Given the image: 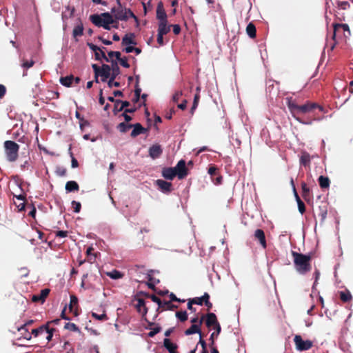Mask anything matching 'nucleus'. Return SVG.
<instances>
[{
	"label": "nucleus",
	"instance_id": "1",
	"mask_svg": "<svg viewBox=\"0 0 353 353\" xmlns=\"http://www.w3.org/2000/svg\"><path fill=\"white\" fill-rule=\"evenodd\" d=\"M287 105L292 117L298 122L304 125H311L313 121L319 120V119L316 118L315 114H314L313 119L306 120L303 119L301 116L314 113L316 109H318L320 112L323 111V106L310 101H307L304 104L299 105L295 100L288 99Z\"/></svg>",
	"mask_w": 353,
	"mask_h": 353
},
{
	"label": "nucleus",
	"instance_id": "2",
	"mask_svg": "<svg viewBox=\"0 0 353 353\" xmlns=\"http://www.w3.org/2000/svg\"><path fill=\"white\" fill-rule=\"evenodd\" d=\"M294 266L296 271L302 275H305L312 270V255L304 254L295 251H292Z\"/></svg>",
	"mask_w": 353,
	"mask_h": 353
},
{
	"label": "nucleus",
	"instance_id": "3",
	"mask_svg": "<svg viewBox=\"0 0 353 353\" xmlns=\"http://www.w3.org/2000/svg\"><path fill=\"white\" fill-rule=\"evenodd\" d=\"M90 19L93 24L98 27H103L105 30H110V25L114 28H119V21L116 19L112 14L103 12L99 14L90 15Z\"/></svg>",
	"mask_w": 353,
	"mask_h": 353
},
{
	"label": "nucleus",
	"instance_id": "4",
	"mask_svg": "<svg viewBox=\"0 0 353 353\" xmlns=\"http://www.w3.org/2000/svg\"><path fill=\"white\" fill-rule=\"evenodd\" d=\"M118 6L114 7L111 9V13L113 17L120 21H127L130 17L133 18L136 27L139 26V21L138 17L132 12L129 8H123L119 0H117Z\"/></svg>",
	"mask_w": 353,
	"mask_h": 353
},
{
	"label": "nucleus",
	"instance_id": "5",
	"mask_svg": "<svg viewBox=\"0 0 353 353\" xmlns=\"http://www.w3.org/2000/svg\"><path fill=\"white\" fill-rule=\"evenodd\" d=\"M4 148L7 160L10 162L15 161L18 157L19 145L13 141H6Z\"/></svg>",
	"mask_w": 353,
	"mask_h": 353
},
{
	"label": "nucleus",
	"instance_id": "6",
	"mask_svg": "<svg viewBox=\"0 0 353 353\" xmlns=\"http://www.w3.org/2000/svg\"><path fill=\"white\" fill-rule=\"evenodd\" d=\"M334 26L333 39L337 37L339 39H346L350 34V30L347 24L335 23Z\"/></svg>",
	"mask_w": 353,
	"mask_h": 353
},
{
	"label": "nucleus",
	"instance_id": "7",
	"mask_svg": "<svg viewBox=\"0 0 353 353\" xmlns=\"http://www.w3.org/2000/svg\"><path fill=\"white\" fill-rule=\"evenodd\" d=\"M205 325L208 327H213V328L215 330V334L216 336H218L221 331V327L218 322L216 316L215 314L210 312L208 313L205 316Z\"/></svg>",
	"mask_w": 353,
	"mask_h": 353
},
{
	"label": "nucleus",
	"instance_id": "8",
	"mask_svg": "<svg viewBox=\"0 0 353 353\" xmlns=\"http://www.w3.org/2000/svg\"><path fill=\"white\" fill-rule=\"evenodd\" d=\"M296 348L299 351H305L310 350L312 345V341L310 340L303 341L300 335H296L294 339Z\"/></svg>",
	"mask_w": 353,
	"mask_h": 353
},
{
	"label": "nucleus",
	"instance_id": "9",
	"mask_svg": "<svg viewBox=\"0 0 353 353\" xmlns=\"http://www.w3.org/2000/svg\"><path fill=\"white\" fill-rule=\"evenodd\" d=\"M175 169V172H176V176L179 179H183L185 178L188 174V170L186 168V163L185 160H180L176 165L174 168Z\"/></svg>",
	"mask_w": 353,
	"mask_h": 353
},
{
	"label": "nucleus",
	"instance_id": "10",
	"mask_svg": "<svg viewBox=\"0 0 353 353\" xmlns=\"http://www.w3.org/2000/svg\"><path fill=\"white\" fill-rule=\"evenodd\" d=\"M205 319V315H202L199 320V324H192L188 329L185 331V334L187 336L198 333L201 335V326Z\"/></svg>",
	"mask_w": 353,
	"mask_h": 353
},
{
	"label": "nucleus",
	"instance_id": "11",
	"mask_svg": "<svg viewBox=\"0 0 353 353\" xmlns=\"http://www.w3.org/2000/svg\"><path fill=\"white\" fill-rule=\"evenodd\" d=\"M70 301L68 305L69 310L72 312L74 316H77L79 315V301L77 296L74 294H71Z\"/></svg>",
	"mask_w": 353,
	"mask_h": 353
},
{
	"label": "nucleus",
	"instance_id": "12",
	"mask_svg": "<svg viewBox=\"0 0 353 353\" xmlns=\"http://www.w3.org/2000/svg\"><path fill=\"white\" fill-rule=\"evenodd\" d=\"M135 300L137 301V304L135 305L137 312L142 314V319L147 321L146 314L148 309L145 306V302L143 299L136 298Z\"/></svg>",
	"mask_w": 353,
	"mask_h": 353
},
{
	"label": "nucleus",
	"instance_id": "13",
	"mask_svg": "<svg viewBox=\"0 0 353 353\" xmlns=\"http://www.w3.org/2000/svg\"><path fill=\"white\" fill-rule=\"evenodd\" d=\"M148 152L150 157L152 159H156L160 157V156L162 154L163 149L161 145L157 143L150 147Z\"/></svg>",
	"mask_w": 353,
	"mask_h": 353
},
{
	"label": "nucleus",
	"instance_id": "14",
	"mask_svg": "<svg viewBox=\"0 0 353 353\" xmlns=\"http://www.w3.org/2000/svg\"><path fill=\"white\" fill-rule=\"evenodd\" d=\"M156 184L163 193H170L172 190V185L170 182L162 179H158L156 181Z\"/></svg>",
	"mask_w": 353,
	"mask_h": 353
},
{
	"label": "nucleus",
	"instance_id": "15",
	"mask_svg": "<svg viewBox=\"0 0 353 353\" xmlns=\"http://www.w3.org/2000/svg\"><path fill=\"white\" fill-rule=\"evenodd\" d=\"M254 237L255 240L259 241L260 245L263 247V248L265 249L267 248L265 235L263 230H256L254 233Z\"/></svg>",
	"mask_w": 353,
	"mask_h": 353
},
{
	"label": "nucleus",
	"instance_id": "16",
	"mask_svg": "<svg viewBox=\"0 0 353 353\" xmlns=\"http://www.w3.org/2000/svg\"><path fill=\"white\" fill-rule=\"evenodd\" d=\"M167 14L164 9L163 3L162 1H159L157 7V19L159 21H167Z\"/></svg>",
	"mask_w": 353,
	"mask_h": 353
},
{
	"label": "nucleus",
	"instance_id": "17",
	"mask_svg": "<svg viewBox=\"0 0 353 353\" xmlns=\"http://www.w3.org/2000/svg\"><path fill=\"white\" fill-rule=\"evenodd\" d=\"M111 70L112 71L111 73V77H110L109 81H108V85L109 88H112V82H113V81L115 79L117 76H118L120 74V68L118 66L117 61H113V60L112 61Z\"/></svg>",
	"mask_w": 353,
	"mask_h": 353
},
{
	"label": "nucleus",
	"instance_id": "18",
	"mask_svg": "<svg viewBox=\"0 0 353 353\" xmlns=\"http://www.w3.org/2000/svg\"><path fill=\"white\" fill-rule=\"evenodd\" d=\"M88 46L90 48V50H92L93 52H94L95 59L97 60H101V57H99V51L101 54V57L103 59L106 61L109 62V59L106 57L105 52L98 46L92 43H88Z\"/></svg>",
	"mask_w": 353,
	"mask_h": 353
},
{
	"label": "nucleus",
	"instance_id": "19",
	"mask_svg": "<svg viewBox=\"0 0 353 353\" xmlns=\"http://www.w3.org/2000/svg\"><path fill=\"white\" fill-rule=\"evenodd\" d=\"M50 290L48 288H45L42 290H41L40 293L39 294H34L32 296V301L33 302H41L43 303L47 296L49 295Z\"/></svg>",
	"mask_w": 353,
	"mask_h": 353
},
{
	"label": "nucleus",
	"instance_id": "20",
	"mask_svg": "<svg viewBox=\"0 0 353 353\" xmlns=\"http://www.w3.org/2000/svg\"><path fill=\"white\" fill-rule=\"evenodd\" d=\"M99 76H101V80L103 82L106 81L107 79L111 77V67L109 65L103 64L99 72Z\"/></svg>",
	"mask_w": 353,
	"mask_h": 353
},
{
	"label": "nucleus",
	"instance_id": "21",
	"mask_svg": "<svg viewBox=\"0 0 353 353\" xmlns=\"http://www.w3.org/2000/svg\"><path fill=\"white\" fill-rule=\"evenodd\" d=\"M162 176L167 180H172L176 176L174 168H163L161 172Z\"/></svg>",
	"mask_w": 353,
	"mask_h": 353
},
{
	"label": "nucleus",
	"instance_id": "22",
	"mask_svg": "<svg viewBox=\"0 0 353 353\" xmlns=\"http://www.w3.org/2000/svg\"><path fill=\"white\" fill-rule=\"evenodd\" d=\"M163 346L169 353H177L178 345L176 343H172L169 339H164Z\"/></svg>",
	"mask_w": 353,
	"mask_h": 353
},
{
	"label": "nucleus",
	"instance_id": "23",
	"mask_svg": "<svg viewBox=\"0 0 353 353\" xmlns=\"http://www.w3.org/2000/svg\"><path fill=\"white\" fill-rule=\"evenodd\" d=\"M134 38L135 35L134 33L126 34L122 39V45H136L137 42Z\"/></svg>",
	"mask_w": 353,
	"mask_h": 353
},
{
	"label": "nucleus",
	"instance_id": "24",
	"mask_svg": "<svg viewBox=\"0 0 353 353\" xmlns=\"http://www.w3.org/2000/svg\"><path fill=\"white\" fill-rule=\"evenodd\" d=\"M133 130L131 132L132 137H136L137 136L144 133L146 130L139 123L132 125Z\"/></svg>",
	"mask_w": 353,
	"mask_h": 353
},
{
	"label": "nucleus",
	"instance_id": "25",
	"mask_svg": "<svg viewBox=\"0 0 353 353\" xmlns=\"http://www.w3.org/2000/svg\"><path fill=\"white\" fill-rule=\"evenodd\" d=\"M18 331L23 339L26 340H30L32 339V331L30 332L29 328L26 325H22L18 328Z\"/></svg>",
	"mask_w": 353,
	"mask_h": 353
},
{
	"label": "nucleus",
	"instance_id": "26",
	"mask_svg": "<svg viewBox=\"0 0 353 353\" xmlns=\"http://www.w3.org/2000/svg\"><path fill=\"white\" fill-rule=\"evenodd\" d=\"M170 30V26H168L167 21H159L158 33L162 35L168 34Z\"/></svg>",
	"mask_w": 353,
	"mask_h": 353
},
{
	"label": "nucleus",
	"instance_id": "27",
	"mask_svg": "<svg viewBox=\"0 0 353 353\" xmlns=\"http://www.w3.org/2000/svg\"><path fill=\"white\" fill-rule=\"evenodd\" d=\"M339 298L343 303H347L352 300V296L348 290L339 292Z\"/></svg>",
	"mask_w": 353,
	"mask_h": 353
},
{
	"label": "nucleus",
	"instance_id": "28",
	"mask_svg": "<svg viewBox=\"0 0 353 353\" xmlns=\"http://www.w3.org/2000/svg\"><path fill=\"white\" fill-rule=\"evenodd\" d=\"M65 190L68 192L78 191L79 190V184L74 181H69L65 184Z\"/></svg>",
	"mask_w": 353,
	"mask_h": 353
},
{
	"label": "nucleus",
	"instance_id": "29",
	"mask_svg": "<svg viewBox=\"0 0 353 353\" xmlns=\"http://www.w3.org/2000/svg\"><path fill=\"white\" fill-rule=\"evenodd\" d=\"M47 330V325H43L38 328L32 330V336L33 335L34 337H37L40 335H44L45 332Z\"/></svg>",
	"mask_w": 353,
	"mask_h": 353
},
{
	"label": "nucleus",
	"instance_id": "30",
	"mask_svg": "<svg viewBox=\"0 0 353 353\" xmlns=\"http://www.w3.org/2000/svg\"><path fill=\"white\" fill-rule=\"evenodd\" d=\"M73 82L74 77L72 75L66 76L60 79V83L65 87L71 86Z\"/></svg>",
	"mask_w": 353,
	"mask_h": 353
},
{
	"label": "nucleus",
	"instance_id": "31",
	"mask_svg": "<svg viewBox=\"0 0 353 353\" xmlns=\"http://www.w3.org/2000/svg\"><path fill=\"white\" fill-rule=\"evenodd\" d=\"M318 181H319V185L321 188L325 189V188H329L330 181V179L328 177L324 176H320L319 177Z\"/></svg>",
	"mask_w": 353,
	"mask_h": 353
},
{
	"label": "nucleus",
	"instance_id": "32",
	"mask_svg": "<svg viewBox=\"0 0 353 353\" xmlns=\"http://www.w3.org/2000/svg\"><path fill=\"white\" fill-rule=\"evenodd\" d=\"M246 32L248 35L253 39L256 37V27L252 23H250L246 27Z\"/></svg>",
	"mask_w": 353,
	"mask_h": 353
},
{
	"label": "nucleus",
	"instance_id": "33",
	"mask_svg": "<svg viewBox=\"0 0 353 353\" xmlns=\"http://www.w3.org/2000/svg\"><path fill=\"white\" fill-rule=\"evenodd\" d=\"M83 34V25L81 23L79 25L76 26L72 31V35L74 38H77V37H81Z\"/></svg>",
	"mask_w": 353,
	"mask_h": 353
},
{
	"label": "nucleus",
	"instance_id": "34",
	"mask_svg": "<svg viewBox=\"0 0 353 353\" xmlns=\"http://www.w3.org/2000/svg\"><path fill=\"white\" fill-rule=\"evenodd\" d=\"M319 216L321 217V222L323 223L326 219L327 214V210L325 205H321L319 207Z\"/></svg>",
	"mask_w": 353,
	"mask_h": 353
},
{
	"label": "nucleus",
	"instance_id": "35",
	"mask_svg": "<svg viewBox=\"0 0 353 353\" xmlns=\"http://www.w3.org/2000/svg\"><path fill=\"white\" fill-rule=\"evenodd\" d=\"M160 307L162 309L161 311L162 310H174V309H176L178 307V306L176 305L172 304L171 301H164L163 302L162 306Z\"/></svg>",
	"mask_w": 353,
	"mask_h": 353
},
{
	"label": "nucleus",
	"instance_id": "36",
	"mask_svg": "<svg viewBox=\"0 0 353 353\" xmlns=\"http://www.w3.org/2000/svg\"><path fill=\"white\" fill-rule=\"evenodd\" d=\"M91 316L94 319H95L97 320H99V321H107L108 319V317L106 315L105 310H103V313L101 314H97V313H96L94 312H92Z\"/></svg>",
	"mask_w": 353,
	"mask_h": 353
},
{
	"label": "nucleus",
	"instance_id": "37",
	"mask_svg": "<svg viewBox=\"0 0 353 353\" xmlns=\"http://www.w3.org/2000/svg\"><path fill=\"white\" fill-rule=\"evenodd\" d=\"M132 128V124H127L125 122L120 123L117 125V129L122 133L128 132Z\"/></svg>",
	"mask_w": 353,
	"mask_h": 353
},
{
	"label": "nucleus",
	"instance_id": "38",
	"mask_svg": "<svg viewBox=\"0 0 353 353\" xmlns=\"http://www.w3.org/2000/svg\"><path fill=\"white\" fill-rule=\"evenodd\" d=\"M107 275L112 279H119L122 278L123 276V274L121 272L117 270H114L111 272H107Z\"/></svg>",
	"mask_w": 353,
	"mask_h": 353
},
{
	"label": "nucleus",
	"instance_id": "39",
	"mask_svg": "<svg viewBox=\"0 0 353 353\" xmlns=\"http://www.w3.org/2000/svg\"><path fill=\"white\" fill-rule=\"evenodd\" d=\"M301 189H302V196L305 200L308 199L310 197V188L307 187V184L304 182L301 183Z\"/></svg>",
	"mask_w": 353,
	"mask_h": 353
},
{
	"label": "nucleus",
	"instance_id": "40",
	"mask_svg": "<svg viewBox=\"0 0 353 353\" xmlns=\"http://www.w3.org/2000/svg\"><path fill=\"white\" fill-rule=\"evenodd\" d=\"M300 163H301V164L303 165L304 166L309 165L310 163V154L307 152H303L301 157Z\"/></svg>",
	"mask_w": 353,
	"mask_h": 353
},
{
	"label": "nucleus",
	"instance_id": "41",
	"mask_svg": "<svg viewBox=\"0 0 353 353\" xmlns=\"http://www.w3.org/2000/svg\"><path fill=\"white\" fill-rule=\"evenodd\" d=\"M214 335H215V332H212L210 336V347L211 348V352L212 353H219L217 348L214 346L215 341H214Z\"/></svg>",
	"mask_w": 353,
	"mask_h": 353
},
{
	"label": "nucleus",
	"instance_id": "42",
	"mask_svg": "<svg viewBox=\"0 0 353 353\" xmlns=\"http://www.w3.org/2000/svg\"><path fill=\"white\" fill-rule=\"evenodd\" d=\"M141 88L139 85H135L134 97L132 100L134 103H137L141 97Z\"/></svg>",
	"mask_w": 353,
	"mask_h": 353
},
{
	"label": "nucleus",
	"instance_id": "43",
	"mask_svg": "<svg viewBox=\"0 0 353 353\" xmlns=\"http://www.w3.org/2000/svg\"><path fill=\"white\" fill-rule=\"evenodd\" d=\"M176 316L181 322H184L188 319V313L186 311H178L176 312Z\"/></svg>",
	"mask_w": 353,
	"mask_h": 353
},
{
	"label": "nucleus",
	"instance_id": "44",
	"mask_svg": "<svg viewBox=\"0 0 353 353\" xmlns=\"http://www.w3.org/2000/svg\"><path fill=\"white\" fill-rule=\"evenodd\" d=\"M56 330L54 328H50V327L47 326L46 332H44L45 337L48 341H50L53 336V333Z\"/></svg>",
	"mask_w": 353,
	"mask_h": 353
},
{
	"label": "nucleus",
	"instance_id": "45",
	"mask_svg": "<svg viewBox=\"0 0 353 353\" xmlns=\"http://www.w3.org/2000/svg\"><path fill=\"white\" fill-rule=\"evenodd\" d=\"M64 328L70 331L80 332L79 327L73 323H66L64 325Z\"/></svg>",
	"mask_w": 353,
	"mask_h": 353
},
{
	"label": "nucleus",
	"instance_id": "46",
	"mask_svg": "<svg viewBox=\"0 0 353 353\" xmlns=\"http://www.w3.org/2000/svg\"><path fill=\"white\" fill-rule=\"evenodd\" d=\"M336 6L342 10H347L350 7L349 2L347 1H336Z\"/></svg>",
	"mask_w": 353,
	"mask_h": 353
},
{
	"label": "nucleus",
	"instance_id": "47",
	"mask_svg": "<svg viewBox=\"0 0 353 353\" xmlns=\"http://www.w3.org/2000/svg\"><path fill=\"white\" fill-rule=\"evenodd\" d=\"M161 331V327L157 325L155 327L151 329V331L148 334L149 337H154L157 334Z\"/></svg>",
	"mask_w": 353,
	"mask_h": 353
},
{
	"label": "nucleus",
	"instance_id": "48",
	"mask_svg": "<svg viewBox=\"0 0 353 353\" xmlns=\"http://www.w3.org/2000/svg\"><path fill=\"white\" fill-rule=\"evenodd\" d=\"M120 107L119 109H116L115 110V112H114V114H117L118 112L122 111L125 108H127L128 106H130V103L129 101H121V102L120 103Z\"/></svg>",
	"mask_w": 353,
	"mask_h": 353
},
{
	"label": "nucleus",
	"instance_id": "49",
	"mask_svg": "<svg viewBox=\"0 0 353 353\" xmlns=\"http://www.w3.org/2000/svg\"><path fill=\"white\" fill-rule=\"evenodd\" d=\"M72 208H73V211L75 212V213H79L81 210V204L80 202H78V201H72Z\"/></svg>",
	"mask_w": 353,
	"mask_h": 353
},
{
	"label": "nucleus",
	"instance_id": "50",
	"mask_svg": "<svg viewBox=\"0 0 353 353\" xmlns=\"http://www.w3.org/2000/svg\"><path fill=\"white\" fill-rule=\"evenodd\" d=\"M55 172L59 176H65L67 174V170L63 167H57Z\"/></svg>",
	"mask_w": 353,
	"mask_h": 353
},
{
	"label": "nucleus",
	"instance_id": "51",
	"mask_svg": "<svg viewBox=\"0 0 353 353\" xmlns=\"http://www.w3.org/2000/svg\"><path fill=\"white\" fill-rule=\"evenodd\" d=\"M92 68H93V70L94 72V74H95V81L97 83L99 82V80H98V77L99 76V72L101 71V68H100L99 66H98L97 64H93L92 65Z\"/></svg>",
	"mask_w": 353,
	"mask_h": 353
},
{
	"label": "nucleus",
	"instance_id": "52",
	"mask_svg": "<svg viewBox=\"0 0 353 353\" xmlns=\"http://www.w3.org/2000/svg\"><path fill=\"white\" fill-rule=\"evenodd\" d=\"M34 61L32 60H30V61L23 60L21 65L23 68L28 69V68L32 67L34 65Z\"/></svg>",
	"mask_w": 353,
	"mask_h": 353
},
{
	"label": "nucleus",
	"instance_id": "53",
	"mask_svg": "<svg viewBox=\"0 0 353 353\" xmlns=\"http://www.w3.org/2000/svg\"><path fill=\"white\" fill-rule=\"evenodd\" d=\"M297 204L299 212L303 214L305 212V206L304 203L301 201V199H299Z\"/></svg>",
	"mask_w": 353,
	"mask_h": 353
},
{
	"label": "nucleus",
	"instance_id": "54",
	"mask_svg": "<svg viewBox=\"0 0 353 353\" xmlns=\"http://www.w3.org/2000/svg\"><path fill=\"white\" fill-rule=\"evenodd\" d=\"M108 100L114 103V112H115V110L117 108V105H120V103L121 102V100L119 99H115L114 97H108Z\"/></svg>",
	"mask_w": 353,
	"mask_h": 353
},
{
	"label": "nucleus",
	"instance_id": "55",
	"mask_svg": "<svg viewBox=\"0 0 353 353\" xmlns=\"http://www.w3.org/2000/svg\"><path fill=\"white\" fill-rule=\"evenodd\" d=\"M109 59H112L113 57H115L117 59H120L121 52L119 51H110L108 52Z\"/></svg>",
	"mask_w": 353,
	"mask_h": 353
},
{
	"label": "nucleus",
	"instance_id": "56",
	"mask_svg": "<svg viewBox=\"0 0 353 353\" xmlns=\"http://www.w3.org/2000/svg\"><path fill=\"white\" fill-rule=\"evenodd\" d=\"M199 100V95L198 94H195L194 98L193 104L191 108V112L193 113L194 110L196 108Z\"/></svg>",
	"mask_w": 353,
	"mask_h": 353
},
{
	"label": "nucleus",
	"instance_id": "57",
	"mask_svg": "<svg viewBox=\"0 0 353 353\" xmlns=\"http://www.w3.org/2000/svg\"><path fill=\"white\" fill-rule=\"evenodd\" d=\"M153 302L157 303L159 307H161L163 305V302L161 299L154 294H152L150 298Z\"/></svg>",
	"mask_w": 353,
	"mask_h": 353
},
{
	"label": "nucleus",
	"instance_id": "58",
	"mask_svg": "<svg viewBox=\"0 0 353 353\" xmlns=\"http://www.w3.org/2000/svg\"><path fill=\"white\" fill-rule=\"evenodd\" d=\"M14 204L19 212L23 211L25 210V201H19V203L14 202Z\"/></svg>",
	"mask_w": 353,
	"mask_h": 353
},
{
	"label": "nucleus",
	"instance_id": "59",
	"mask_svg": "<svg viewBox=\"0 0 353 353\" xmlns=\"http://www.w3.org/2000/svg\"><path fill=\"white\" fill-rule=\"evenodd\" d=\"M182 94V91L176 92L172 96V101L175 103L178 102Z\"/></svg>",
	"mask_w": 353,
	"mask_h": 353
},
{
	"label": "nucleus",
	"instance_id": "60",
	"mask_svg": "<svg viewBox=\"0 0 353 353\" xmlns=\"http://www.w3.org/2000/svg\"><path fill=\"white\" fill-rule=\"evenodd\" d=\"M170 27H172L173 32L174 34H179L181 30V26L178 24L171 25Z\"/></svg>",
	"mask_w": 353,
	"mask_h": 353
},
{
	"label": "nucleus",
	"instance_id": "61",
	"mask_svg": "<svg viewBox=\"0 0 353 353\" xmlns=\"http://www.w3.org/2000/svg\"><path fill=\"white\" fill-rule=\"evenodd\" d=\"M120 62V64L125 68H130V64L128 63V61H127V59L125 57L124 58H121L120 57V59H118Z\"/></svg>",
	"mask_w": 353,
	"mask_h": 353
},
{
	"label": "nucleus",
	"instance_id": "62",
	"mask_svg": "<svg viewBox=\"0 0 353 353\" xmlns=\"http://www.w3.org/2000/svg\"><path fill=\"white\" fill-rule=\"evenodd\" d=\"M193 304H196L199 305H202L203 303L202 302L201 297H195L193 299H190Z\"/></svg>",
	"mask_w": 353,
	"mask_h": 353
},
{
	"label": "nucleus",
	"instance_id": "63",
	"mask_svg": "<svg viewBox=\"0 0 353 353\" xmlns=\"http://www.w3.org/2000/svg\"><path fill=\"white\" fill-rule=\"evenodd\" d=\"M68 236V232L63 230H59L56 232V236L59 238H64Z\"/></svg>",
	"mask_w": 353,
	"mask_h": 353
},
{
	"label": "nucleus",
	"instance_id": "64",
	"mask_svg": "<svg viewBox=\"0 0 353 353\" xmlns=\"http://www.w3.org/2000/svg\"><path fill=\"white\" fill-rule=\"evenodd\" d=\"M217 168L214 165H212L208 169V173L211 176H214L216 174Z\"/></svg>",
	"mask_w": 353,
	"mask_h": 353
}]
</instances>
